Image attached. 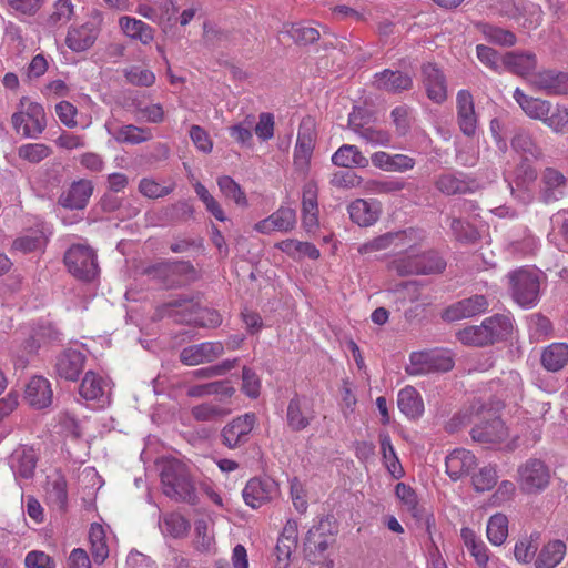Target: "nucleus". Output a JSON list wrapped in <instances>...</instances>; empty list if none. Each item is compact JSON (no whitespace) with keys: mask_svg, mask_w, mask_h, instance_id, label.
I'll return each instance as SVG.
<instances>
[{"mask_svg":"<svg viewBox=\"0 0 568 568\" xmlns=\"http://www.w3.org/2000/svg\"><path fill=\"white\" fill-rule=\"evenodd\" d=\"M163 494L178 503L196 505L199 497L189 467L174 457H164L159 463Z\"/></svg>","mask_w":568,"mask_h":568,"instance_id":"1","label":"nucleus"},{"mask_svg":"<svg viewBox=\"0 0 568 568\" xmlns=\"http://www.w3.org/2000/svg\"><path fill=\"white\" fill-rule=\"evenodd\" d=\"M474 422L470 430L471 438L475 442L487 445H498L507 440L509 432L501 418L493 408H487L483 404L471 406V416L466 420V415H457L452 423L465 425Z\"/></svg>","mask_w":568,"mask_h":568,"instance_id":"2","label":"nucleus"},{"mask_svg":"<svg viewBox=\"0 0 568 568\" xmlns=\"http://www.w3.org/2000/svg\"><path fill=\"white\" fill-rule=\"evenodd\" d=\"M161 315L174 317L180 323L193 326L215 328L222 324V317L215 310L201 307L193 298L175 297L159 307Z\"/></svg>","mask_w":568,"mask_h":568,"instance_id":"3","label":"nucleus"},{"mask_svg":"<svg viewBox=\"0 0 568 568\" xmlns=\"http://www.w3.org/2000/svg\"><path fill=\"white\" fill-rule=\"evenodd\" d=\"M424 240L422 233V240H415L416 244L412 246H402L404 255L396 257L389 264V268L395 271L398 275H426L440 273L444 271L446 263L444 260L434 251L419 253L417 245Z\"/></svg>","mask_w":568,"mask_h":568,"instance_id":"4","label":"nucleus"},{"mask_svg":"<svg viewBox=\"0 0 568 568\" xmlns=\"http://www.w3.org/2000/svg\"><path fill=\"white\" fill-rule=\"evenodd\" d=\"M511 331V320L508 316L497 314L485 318L480 325L459 329L456 337L464 345L483 347L506 339Z\"/></svg>","mask_w":568,"mask_h":568,"instance_id":"5","label":"nucleus"},{"mask_svg":"<svg viewBox=\"0 0 568 568\" xmlns=\"http://www.w3.org/2000/svg\"><path fill=\"white\" fill-rule=\"evenodd\" d=\"M514 301L521 307H534L539 300L540 280L538 271L520 267L508 273Z\"/></svg>","mask_w":568,"mask_h":568,"instance_id":"6","label":"nucleus"},{"mask_svg":"<svg viewBox=\"0 0 568 568\" xmlns=\"http://www.w3.org/2000/svg\"><path fill=\"white\" fill-rule=\"evenodd\" d=\"M144 273L166 288L186 285L194 281L195 268L190 262H160L145 268Z\"/></svg>","mask_w":568,"mask_h":568,"instance_id":"7","label":"nucleus"},{"mask_svg":"<svg viewBox=\"0 0 568 568\" xmlns=\"http://www.w3.org/2000/svg\"><path fill=\"white\" fill-rule=\"evenodd\" d=\"M549 466L539 458H529L517 469V484L523 494L538 495L550 484Z\"/></svg>","mask_w":568,"mask_h":568,"instance_id":"8","label":"nucleus"},{"mask_svg":"<svg viewBox=\"0 0 568 568\" xmlns=\"http://www.w3.org/2000/svg\"><path fill=\"white\" fill-rule=\"evenodd\" d=\"M64 264L70 274L78 280L90 282L99 274L97 254L87 244H73L64 254Z\"/></svg>","mask_w":568,"mask_h":568,"instance_id":"9","label":"nucleus"},{"mask_svg":"<svg viewBox=\"0 0 568 568\" xmlns=\"http://www.w3.org/2000/svg\"><path fill=\"white\" fill-rule=\"evenodd\" d=\"M12 126L17 133L34 138L45 128V114L41 104L27 98L20 100L19 110L12 114Z\"/></svg>","mask_w":568,"mask_h":568,"instance_id":"10","label":"nucleus"},{"mask_svg":"<svg viewBox=\"0 0 568 568\" xmlns=\"http://www.w3.org/2000/svg\"><path fill=\"white\" fill-rule=\"evenodd\" d=\"M372 115L362 108L354 109L348 116L349 129L363 141L373 146H388L392 134L384 129L374 125Z\"/></svg>","mask_w":568,"mask_h":568,"instance_id":"11","label":"nucleus"},{"mask_svg":"<svg viewBox=\"0 0 568 568\" xmlns=\"http://www.w3.org/2000/svg\"><path fill=\"white\" fill-rule=\"evenodd\" d=\"M422 240V232L415 229H408L402 232L385 233L358 246L359 254H371L374 252L386 250L390 246L402 248V246H414L416 241Z\"/></svg>","mask_w":568,"mask_h":568,"instance_id":"12","label":"nucleus"},{"mask_svg":"<svg viewBox=\"0 0 568 568\" xmlns=\"http://www.w3.org/2000/svg\"><path fill=\"white\" fill-rule=\"evenodd\" d=\"M316 132L311 119L298 129L297 140L294 149V165L302 173H307L313 151L315 148Z\"/></svg>","mask_w":568,"mask_h":568,"instance_id":"13","label":"nucleus"},{"mask_svg":"<svg viewBox=\"0 0 568 568\" xmlns=\"http://www.w3.org/2000/svg\"><path fill=\"white\" fill-rule=\"evenodd\" d=\"M278 493V487L271 478H251L243 491L242 496L247 506L253 509L270 503Z\"/></svg>","mask_w":568,"mask_h":568,"instance_id":"14","label":"nucleus"},{"mask_svg":"<svg viewBox=\"0 0 568 568\" xmlns=\"http://www.w3.org/2000/svg\"><path fill=\"white\" fill-rule=\"evenodd\" d=\"M100 32V22L95 21H87L79 26H71L65 37V45L72 52H84L93 47Z\"/></svg>","mask_w":568,"mask_h":568,"instance_id":"15","label":"nucleus"},{"mask_svg":"<svg viewBox=\"0 0 568 568\" xmlns=\"http://www.w3.org/2000/svg\"><path fill=\"white\" fill-rule=\"evenodd\" d=\"M224 345L222 342H203L184 347L180 353V361L186 366H196L211 363L222 356Z\"/></svg>","mask_w":568,"mask_h":568,"instance_id":"16","label":"nucleus"},{"mask_svg":"<svg viewBox=\"0 0 568 568\" xmlns=\"http://www.w3.org/2000/svg\"><path fill=\"white\" fill-rule=\"evenodd\" d=\"M422 83L426 95L434 103L442 104L447 99V82L444 72L435 63L422 67Z\"/></svg>","mask_w":568,"mask_h":568,"instance_id":"17","label":"nucleus"},{"mask_svg":"<svg viewBox=\"0 0 568 568\" xmlns=\"http://www.w3.org/2000/svg\"><path fill=\"white\" fill-rule=\"evenodd\" d=\"M135 12L158 24H166L175 20L178 7L173 0H144Z\"/></svg>","mask_w":568,"mask_h":568,"instance_id":"18","label":"nucleus"},{"mask_svg":"<svg viewBox=\"0 0 568 568\" xmlns=\"http://www.w3.org/2000/svg\"><path fill=\"white\" fill-rule=\"evenodd\" d=\"M296 225V212L288 206H280L266 219L255 223L254 230L262 234H271L273 232L287 233Z\"/></svg>","mask_w":568,"mask_h":568,"instance_id":"19","label":"nucleus"},{"mask_svg":"<svg viewBox=\"0 0 568 568\" xmlns=\"http://www.w3.org/2000/svg\"><path fill=\"white\" fill-rule=\"evenodd\" d=\"M489 303L484 295H474L449 305L443 313V318L455 322L479 315L487 311Z\"/></svg>","mask_w":568,"mask_h":568,"instance_id":"20","label":"nucleus"},{"mask_svg":"<svg viewBox=\"0 0 568 568\" xmlns=\"http://www.w3.org/2000/svg\"><path fill=\"white\" fill-rule=\"evenodd\" d=\"M85 361L82 352L68 348L57 356L55 374L65 381L75 382L84 369Z\"/></svg>","mask_w":568,"mask_h":568,"instance_id":"21","label":"nucleus"},{"mask_svg":"<svg viewBox=\"0 0 568 568\" xmlns=\"http://www.w3.org/2000/svg\"><path fill=\"white\" fill-rule=\"evenodd\" d=\"M254 424V414H245L234 418L222 429L223 444L233 449L247 442Z\"/></svg>","mask_w":568,"mask_h":568,"instance_id":"22","label":"nucleus"},{"mask_svg":"<svg viewBox=\"0 0 568 568\" xmlns=\"http://www.w3.org/2000/svg\"><path fill=\"white\" fill-rule=\"evenodd\" d=\"M456 108L459 129L467 136L474 135L477 129V115L473 95L468 90L458 91Z\"/></svg>","mask_w":568,"mask_h":568,"instance_id":"23","label":"nucleus"},{"mask_svg":"<svg viewBox=\"0 0 568 568\" xmlns=\"http://www.w3.org/2000/svg\"><path fill=\"white\" fill-rule=\"evenodd\" d=\"M53 392L50 382L42 376H33L26 385L24 399L36 409H43L52 404Z\"/></svg>","mask_w":568,"mask_h":568,"instance_id":"24","label":"nucleus"},{"mask_svg":"<svg viewBox=\"0 0 568 568\" xmlns=\"http://www.w3.org/2000/svg\"><path fill=\"white\" fill-rule=\"evenodd\" d=\"M93 193L92 182L85 179L74 181L59 197V204L70 210H82Z\"/></svg>","mask_w":568,"mask_h":568,"instance_id":"25","label":"nucleus"},{"mask_svg":"<svg viewBox=\"0 0 568 568\" xmlns=\"http://www.w3.org/2000/svg\"><path fill=\"white\" fill-rule=\"evenodd\" d=\"M371 161L375 168L386 172L404 173L413 170L416 165L415 159L407 154H390L385 151L374 152L371 155Z\"/></svg>","mask_w":568,"mask_h":568,"instance_id":"26","label":"nucleus"},{"mask_svg":"<svg viewBox=\"0 0 568 568\" xmlns=\"http://www.w3.org/2000/svg\"><path fill=\"white\" fill-rule=\"evenodd\" d=\"M314 418L315 413L312 408L306 407L304 397L295 395L290 399L286 410V422L291 430H304Z\"/></svg>","mask_w":568,"mask_h":568,"instance_id":"27","label":"nucleus"},{"mask_svg":"<svg viewBox=\"0 0 568 568\" xmlns=\"http://www.w3.org/2000/svg\"><path fill=\"white\" fill-rule=\"evenodd\" d=\"M374 85L378 90H384L390 93H400L413 88V79L405 72L385 69L375 74Z\"/></svg>","mask_w":568,"mask_h":568,"instance_id":"28","label":"nucleus"},{"mask_svg":"<svg viewBox=\"0 0 568 568\" xmlns=\"http://www.w3.org/2000/svg\"><path fill=\"white\" fill-rule=\"evenodd\" d=\"M476 464L477 459L470 450L458 448L446 457V473L453 480H458L468 475Z\"/></svg>","mask_w":568,"mask_h":568,"instance_id":"29","label":"nucleus"},{"mask_svg":"<svg viewBox=\"0 0 568 568\" xmlns=\"http://www.w3.org/2000/svg\"><path fill=\"white\" fill-rule=\"evenodd\" d=\"M351 220L359 226H369L377 222L381 214L378 201L357 199L348 205Z\"/></svg>","mask_w":568,"mask_h":568,"instance_id":"30","label":"nucleus"},{"mask_svg":"<svg viewBox=\"0 0 568 568\" xmlns=\"http://www.w3.org/2000/svg\"><path fill=\"white\" fill-rule=\"evenodd\" d=\"M534 84L547 94H568V73L545 70L534 75Z\"/></svg>","mask_w":568,"mask_h":568,"instance_id":"31","label":"nucleus"},{"mask_svg":"<svg viewBox=\"0 0 568 568\" xmlns=\"http://www.w3.org/2000/svg\"><path fill=\"white\" fill-rule=\"evenodd\" d=\"M542 201L546 204L558 201L565 195L566 178L556 169L547 168L541 175Z\"/></svg>","mask_w":568,"mask_h":568,"instance_id":"32","label":"nucleus"},{"mask_svg":"<svg viewBox=\"0 0 568 568\" xmlns=\"http://www.w3.org/2000/svg\"><path fill=\"white\" fill-rule=\"evenodd\" d=\"M503 67L511 73L527 77L537 67V57L532 52H507L501 58Z\"/></svg>","mask_w":568,"mask_h":568,"instance_id":"33","label":"nucleus"},{"mask_svg":"<svg viewBox=\"0 0 568 568\" xmlns=\"http://www.w3.org/2000/svg\"><path fill=\"white\" fill-rule=\"evenodd\" d=\"M119 26L126 37L142 44H150L154 39V29L142 20L123 16L119 19Z\"/></svg>","mask_w":568,"mask_h":568,"instance_id":"34","label":"nucleus"},{"mask_svg":"<svg viewBox=\"0 0 568 568\" xmlns=\"http://www.w3.org/2000/svg\"><path fill=\"white\" fill-rule=\"evenodd\" d=\"M333 164L341 168H366L369 163L368 159L362 151L353 144L341 145L332 155Z\"/></svg>","mask_w":568,"mask_h":568,"instance_id":"35","label":"nucleus"},{"mask_svg":"<svg viewBox=\"0 0 568 568\" xmlns=\"http://www.w3.org/2000/svg\"><path fill=\"white\" fill-rule=\"evenodd\" d=\"M397 405L399 410L412 419L420 417L424 413L423 399L413 386H406L399 390Z\"/></svg>","mask_w":568,"mask_h":568,"instance_id":"36","label":"nucleus"},{"mask_svg":"<svg viewBox=\"0 0 568 568\" xmlns=\"http://www.w3.org/2000/svg\"><path fill=\"white\" fill-rule=\"evenodd\" d=\"M333 541L332 535L324 532L323 525L312 527L305 539L304 550L305 555L311 561H316V554H323L331 542Z\"/></svg>","mask_w":568,"mask_h":568,"instance_id":"37","label":"nucleus"},{"mask_svg":"<svg viewBox=\"0 0 568 568\" xmlns=\"http://www.w3.org/2000/svg\"><path fill=\"white\" fill-rule=\"evenodd\" d=\"M460 537L467 550L474 557L479 568H487L489 561V550L485 542L477 537L475 531L468 527L460 530Z\"/></svg>","mask_w":568,"mask_h":568,"instance_id":"38","label":"nucleus"},{"mask_svg":"<svg viewBox=\"0 0 568 568\" xmlns=\"http://www.w3.org/2000/svg\"><path fill=\"white\" fill-rule=\"evenodd\" d=\"M566 544L561 540H550L539 551L535 566L536 568H555L565 558Z\"/></svg>","mask_w":568,"mask_h":568,"instance_id":"39","label":"nucleus"},{"mask_svg":"<svg viewBox=\"0 0 568 568\" xmlns=\"http://www.w3.org/2000/svg\"><path fill=\"white\" fill-rule=\"evenodd\" d=\"M568 363V344L552 343L541 353V365L548 372H558Z\"/></svg>","mask_w":568,"mask_h":568,"instance_id":"40","label":"nucleus"},{"mask_svg":"<svg viewBox=\"0 0 568 568\" xmlns=\"http://www.w3.org/2000/svg\"><path fill=\"white\" fill-rule=\"evenodd\" d=\"M275 247L294 260L302 258L304 256L311 260H317L321 256L320 250L313 243L302 242L294 239L277 242L275 243Z\"/></svg>","mask_w":568,"mask_h":568,"instance_id":"41","label":"nucleus"},{"mask_svg":"<svg viewBox=\"0 0 568 568\" xmlns=\"http://www.w3.org/2000/svg\"><path fill=\"white\" fill-rule=\"evenodd\" d=\"M90 550L97 565H102L109 557V546L102 525L93 523L89 530Z\"/></svg>","mask_w":568,"mask_h":568,"instance_id":"42","label":"nucleus"},{"mask_svg":"<svg viewBox=\"0 0 568 568\" xmlns=\"http://www.w3.org/2000/svg\"><path fill=\"white\" fill-rule=\"evenodd\" d=\"M513 97L525 114L534 120L541 121L549 109V101L529 97L519 88L515 89Z\"/></svg>","mask_w":568,"mask_h":568,"instance_id":"43","label":"nucleus"},{"mask_svg":"<svg viewBox=\"0 0 568 568\" xmlns=\"http://www.w3.org/2000/svg\"><path fill=\"white\" fill-rule=\"evenodd\" d=\"M379 444H381V453L383 457V462L388 473L395 478L399 479L404 476V469L399 462V458L396 455L394 446L392 445V440L388 434L379 435Z\"/></svg>","mask_w":568,"mask_h":568,"instance_id":"44","label":"nucleus"},{"mask_svg":"<svg viewBox=\"0 0 568 568\" xmlns=\"http://www.w3.org/2000/svg\"><path fill=\"white\" fill-rule=\"evenodd\" d=\"M477 30L484 36V38L494 44L500 47H513L517 42V38L514 32L489 24L479 22L476 24Z\"/></svg>","mask_w":568,"mask_h":568,"instance_id":"45","label":"nucleus"},{"mask_svg":"<svg viewBox=\"0 0 568 568\" xmlns=\"http://www.w3.org/2000/svg\"><path fill=\"white\" fill-rule=\"evenodd\" d=\"M47 500L50 507L59 511H65L68 506V489L67 480L63 476L59 475L48 483Z\"/></svg>","mask_w":568,"mask_h":568,"instance_id":"46","label":"nucleus"},{"mask_svg":"<svg viewBox=\"0 0 568 568\" xmlns=\"http://www.w3.org/2000/svg\"><path fill=\"white\" fill-rule=\"evenodd\" d=\"M113 138L119 143L140 144L152 140L153 134L150 128H141L134 124H126L120 126L113 133Z\"/></svg>","mask_w":568,"mask_h":568,"instance_id":"47","label":"nucleus"},{"mask_svg":"<svg viewBox=\"0 0 568 568\" xmlns=\"http://www.w3.org/2000/svg\"><path fill=\"white\" fill-rule=\"evenodd\" d=\"M105 381L93 371H88L79 386V394L87 400L99 399L104 394Z\"/></svg>","mask_w":568,"mask_h":568,"instance_id":"48","label":"nucleus"},{"mask_svg":"<svg viewBox=\"0 0 568 568\" xmlns=\"http://www.w3.org/2000/svg\"><path fill=\"white\" fill-rule=\"evenodd\" d=\"M284 28L285 33L300 45H308L320 39V31L305 22L291 23Z\"/></svg>","mask_w":568,"mask_h":568,"instance_id":"49","label":"nucleus"},{"mask_svg":"<svg viewBox=\"0 0 568 568\" xmlns=\"http://www.w3.org/2000/svg\"><path fill=\"white\" fill-rule=\"evenodd\" d=\"M541 122L555 133H565L568 131V109L549 102V109Z\"/></svg>","mask_w":568,"mask_h":568,"instance_id":"50","label":"nucleus"},{"mask_svg":"<svg viewBox=\"0 0 568 568\" xmlns=\"http://www.w3.org/2000/svg\"><path fill=\"white\" fill-rule=\"evenodd\" d=\"M162 531L173 538H183L187 535L190 521L180 513H169L162 517Z\"/></svg>","mask_w":568,"mask_h":568,"instance_id":"51","label":"nucleus"},{"mask_svg":"<svg viewBox=\"0 0 568 568\" xmlns=\"http://www.w3.org/2000/svg\"><path fill=\"white\" fill-rule=\"evenodd\" d=\"M486 535L493 545H503L508 536L507 516L501 513L493 515L487 523Z\"/></svg>","mask_w":568,"mask_h":568,"instance_id":"52","label":"nucleus"},{"mask_svg":"<svg viewBox=\"0 0 568 568\" xmlns=\"http://www.w3.org/2000/svg\"><path fill=\"white\" fill-rule=\"evenodd\" d=\"M217 185L221 193L226 197L235 202L241 207H246L248 201L245 192L242 190L239 183H236L231 176L223 175L217 179Z\"/></svg>","mask_w":568,"mask_h":568,"instance_id":"53","label":"nucleus"},{"mask_svg":"<svg viewBox=\"0 0 568 568\" xmlns=\"http://www.w3.org/2000/svg\"><path fill=\"white\" fill-rule=\"evenodd\" d=\"M406 187V182L399 178H390L384 180H371L366 182L365 189L372 194H393Z\"/></svg>","mask_w":568,"mask_h":568,"instance_id":"54","label":"nucleus"},{"mask_svg":"<svg viewBox=\"0 0 568 568\" xmlns=\"http://www.w3.org/2000/svg\"><path fill=\"white\" fill-rule=\"evenodd\" d=\"M539 535H530L520 538L514 548V555L518 562L527 564L532 560L538 549Z\"/></svg>","mask_w":568,"mask_h":568,"instance_id":"55","label":"nucleus"},{"mask_svg":"<svg viewBox=\"0 0 568 568\" xmlns=\"http://www.w3.org/2000/svg\"><path fill=\"white\" fill-rule=\"evenodd\" d=\"M61 333L52 325L40 326L36 334L27 341L26 348L29 353L36 352L41 344L60 341Z\"/></svg>","mask_w":568,"mask_h":568,"instance_id":"56","label":"nucleus"},{"mask_svg":"<svg viewBox=\"0 0 568 568\" xmlns=\"http://www.w3.org/2000/svg\"><path fill=\"white\" fill-rule=\"evenodd\" d=\"M175 189V184L162 185L151 178H143L139 183V192L148 199H159L171 194Z\"/></svg>","mask_w":568,"mask_h":568,"instance_id":"57","label":"nucleus"},{"mask_svg":"<svg viewBox=\"0 0 568 568\" xmlns=\"http://www.w3.org/2000/svg\"><path fill=\"white\" fill-rule=\"evenodd\" d=\"M392 122L398 135H406L413 122V109L406 104L397 105L390 112Z\"/></svg>","mask_w":568,"mask_h":568,"instance_id":"58","label":"nucleus"},{"mask_svg":"<svg viewBox=\"0 0 568 568\" xmlns=\"http://www.w3.org/2000/svg\"><path fill=\"white\" fill-rule=\"evenodd\" d=\"M74 12L71 0H57L53 4V11L48 18V24L52 28L68 23Z\"/></svg>","mask_w":568,"mask_h":568,"instance_id":"59","label":"nucleus"},{"mask_svg":"<svg viewBox=\"0 0 568 568\" xmlns=\"http://www.w3.org/2000/svg\"><path fill=\"white\" fill-rule=\"evenodd\" d=\"M435 185L438 191L447 195L464 194L469 190L468 184L464 180L453 174L440 175Z\"/></svg>","mask_w":568,"mask_h":568,"instance_id":"60","label":"nucleus"},{"mask_svg":"<svg viewBox=\"0 0 568 568\" xmlns=\"http://www.w3.org/2000/svg\"><path fill=\"white\" fill-rule=\"evenodd\" d=\"M51 153V148L43 143H27L18 149L19 158L30 163H39L47 159Z\"/></svg>","mask_w":568,"mask_h":568,"instance_id":"61","label":"nucleus"},{"mask_svg":"<svg viewBox=\"0 0 568 568\" xmlns=\"http://www.w3.org/2000/svg\"><path fill=\"white\" fill-rule=\"evenodd\" d=\"M432 351L414 352L409 356V364L406 366L408 375L418 376L430 373Z\"/></svg>","mask_w":568,"mask_h":568,"instance_id":"62","label":"nucleus"},{"mask_svg":"<svg viewBox=\"0 0 568 568\" xmlns=\"http://www.w3.org/2000/svg\"><path fill=\"white\" fill-rule=\"evenodd\" d=\"M195 193L199 199L205 205L207 212H210L217 221L224 222L226 221V215L220 205V203L214 199V196L207 191V189L200 182L194 185Z\"/></svg>","mask_w":568,"mask_h":568,"instance_id":"63","label":"nucleus"},{"mask_svg":"<svg viewBox=\"0 0 568 568\" xmlns=\"http://www.w3.org/2000/svg\"><path fill=\"white\" fill-rule=\"evenodd\" d=\"M254 123L255 116L253 114L246 115L241 123L229 128L231 138L242 145L250 144L253 138L252 128Z\"/></svg>","mask_w":568,"mask_h":568,"instance_id":"64","label":"nucleus"}]
</instances>
